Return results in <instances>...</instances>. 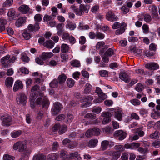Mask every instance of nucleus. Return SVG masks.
Instances as JSON below:
<instances>
[{
    "label": "nucleus",
    "mask_w": 160,
    "mask_h": 160,
    "mask_svg": "<svg viewBox=\"0 0 160 160\" xmlns=\"http://www.w3.org/2000/svg\"><path fill=\"white\" fill-rule=\"evenodd\" d=\"M127 24L124 22L121 23L118 22H114L112 25V28L114 29H118L120 28L119 29H117L115 31L116 35H118L123 33L125 31Z\"/></svg>",
    "instance_id": "f257e3e1"
},
{
    "label": "nucleus",
    "mask_w": 160,
    "mask_h": 160,
    "mask_svg": "<svg viewBox=\"0 0 160 160\" xmlns=\"http://www.w3.org/2000/svg\"><path fill=\"white\" fill-rule=\"evenodd\" d=\"M44 96L43 93H40L36 101V103L37 104L42 105L43 107H47L48 104V100L47 98L44 97Z\"/></svg>",
    "instance_id": "f03ea898"
},
{
    "label": "nucleus",
    "mask_w": 160,
    "mask_h": 160,
    "mask_svg": "<svg viewBox=\"0 0 160 160\" xmlns=\"http://www.w3.org/2000/svg\"><path fill=\"white\" fill-rule=\"evenodd\" d=\"M27 145L25 143L19 141L16 142L13 145V148L14 150H16L18 149L19 152H25L26 150Z\"/></svg>",
    "instance_id": "7ed1b4c3"
},
{
    "label": "nucleus",
    "mask_w": 160,
    "mask_h": 160,
    "mask_svg": "<svg viewBox=\"0 0 160 160\" xmlns=\"http://www.w3.org/2000/svg\"><path fill=\"white\" fill-rule=\"evenodd\" d=\"M27 102V97L23 93H19L17 98V102L18 104L25 105Z\"/></svg>",
    "instance_id": "20e7f679"
},
{
    "label": "nucleus",
    "mask_w": 160,
    "mask_h": 160,
    "mask_svg": "<svg viewBox=\"0 0 160 160\" xmlns=\"http://www.w3.org/2000/svg\"><path fill=\"white\" fill-rule=\"evenodd\" d=\"M62 108V105L58 102H56L54 104V108L51 109V112L53 115H56L59 112Z\"/></svg>",
    "instance_id": "39448f33"
},
{
    "label": "nucleus",
    "mask_w": 160,
    "mask_h": 160,
    "mask_svg": "<svg viewBox=\"0 0 160 160\" xmlns=\"http://www.w3.org/2000/svg\"><path fill=\"white\" fill-rule=\"evenodd\" d=\"M119 76L120 79L126 83H128L130 81L131 78L130 76L124 71L121 72Z\"/></svg>",
    "instance_id": "423d86ee"
},
{
    "label": "nucleus",
    "mask_w": 160,
    "mask_h": 160,
    "mask_svg": "<svg viewBox=\"0 0 160 160\" xmlns=\"http://www.w3.org/2000/svg\"><path fill=\"white\" fill-rule=\"evenodd\" d=\"M102 116L105 117L102 121L103 124H106L111 121L112 114L111 113L107 112H103L102 113Z\"/></svg>",
    "instance_id": "0eeeda50"
},
{
    "label": "nucleus",
    "mask_w": 160,
    "mask_h": 160,
    "mask_svg": "<svg viewBox=\"0 0 160 160\" xmlns=\"http://www.w3.org/2000/svg\"><path fill=\"white\" fill-rule=\"evenodd\" d=\"M106 19L111 22L116 21L118 19V17L115 16L112 11H108L106 14Z\"/></svg>",
    "instance_id": "6e6552de"
},
{
    "label": "nucleus",
    "mask_w": 160,
    "mask_h": 160,
    "mask_svg": "<svg viewBox=\"0 0 160 160\" xmlns=\"http://www.w3.org/2000/svg\"><path fill=\"white\" fill-rule=\"evenodd\" d=\"M12 118L10 116L5 115L3 116L2 124L4 126H8L11 123Z\"/></svg>",
    "instance_id": "1a4fd4ad"
},
{
    "label": "nucleus",
    "mask_w": 160,
    "mask_h": 160,
    "mask_svg": "<svg viewBox=\"0 0 160 160\" xmlns=\"http://www.w3.org/2000/svg\"><path fill=\"white\" fill-rule=\"evenodd\" d=\"M115 118L118 120L121 121L122 120V116L124 113L121 109H118L115 110L114 112Z\"/></svg>",
    "instance_id": "9d476101"
},
{
    "label": "nucleus",
    "mask_w": 160,
    "mask_h": 160,
    "mask_svg": "<svg viewBox=\"0 0 160 160\" xmlns=\"http://www.w3.org/2000/svg\"><path fill=\"white\" fill-rule=\"evenodd\" d=\"M114 135L115 136L118 137L120 140L124 139L126 136V133L122 130L116 131Z\"/></svg>",
    "instance_id": "9b49d317"
},
{
    "label": "nucleus",
    "mask_w": 160,
    "mask_h": 160,
    "mask_svg": "<svg viewBox=\"0 0 160 160\" xmlns=\"http://www.w3.org/2000/svg\"><path fill=\"white\" fill-rule=\"evenodd\" d=\"M40 29L39 23L36 22L34 25L32 24H29L27 30H26L28 31L31 32H36L38 31Z\"/></svg>",
    "instance_id": "f8f14e48"
},
{
    "label": "nucleus",
    "mask_w": 160,
    "mask_h": 160,
    "mask_svg": "<svg viewBox=\"0 0 160 160\" xmlns=\"http://www.w3.org/2000/svg\"><path fill=\"white\" fill-rule=\"evenodd\" d=\"M96 49H99L100 48H103L100 50L101 53H103L105 50L108 48V47L105 45V43L103 42H98L96 45Z\"/></svg>",
    "instance_id": "ddd939ff"
},
{
    "label": "nucleus",
    "mask_w": 160,
    "mask_h": 160,
    "mask_svg": "<svg viewBox=\"0 0 160 160\" xmlns=\"http://www.w3.org/2000/svg\"><path fill=\"white\" fill-rule=\"evenodd\" d=\"M99 98L94 100L93 102L94 103L101 102L107 98V95L102 92L98 95Z\"/></svg>",
    "instance_id": "4468645a"
},
{
    "label": "nucleus",
    "mask_w": 160,
    "mask_h": 160,
    "mask_svg": "<svg viewBox=\"0 0 160 160\" xmlns=\"http://www.w3.org/2000/svg\"><path fill=\"white\" fill-rule=\"evenodd\" d=\"M145 67L146 68L151 70H155L159 68L158 65L156 63L151 62L146 65Z\"/></svg>",
    "instance_id": "2eb2a0df"
},
{
    "label": "nucleus",
    "mask_w": 160,
    "mask_h": 160,
    "mask_svg": "<svg viewBox=\"0 0 160 160\" xmlns=\"http://www.w3.org/2000/svg\"><path fill=\"white\" fill-rule=\"evenodd\" d=\"M37 98V95L36 93H32L30 95L29 101L31 107L32 108H33L35 107L34 101Z\"/></svg>",
    "instance_id": "dca6fc26"
},
{
    "label": "nucleus",
    "mask_w": 160,
    "mask_h": 160,
    "mask_svg": "<svg viewBox=\"0 0 160 160\" xmlns=\"http://www.w3.org/2000/svg\"><path fill=\"white\" fill-rule=\"evenodd\" d=\"M23 88V84L20 81H17L15 82L14 85L13 90L14 91H17L19 89H21Z\"/></svg>",
    "instance_id": "f3484780"
},
{
    "label": "nucleus",
    "mask_w": 160,
    "mask_h": 160,
    "mask_svg": "<svg viewBox=\"0 0 160 160\" xmlns=\"http://www.w3.org/2000/svg\"><path fill=\"white\" fill-rule=\"evenodd\" d=\"M19 10L22 13L26 14L29 11L30 8L27 5H22L19 7Z\"/></svg>",
    "instance_id": "a211bd4d"
},
{
    "label": "nucleus",
    "mask_w": 160,
    "mask_h": 160,
    "mask_svg": "<svg viewBox=\"0 0 160 160\" xmlns=\"http://www.w3.org/2000/svg\"><path fill=\"white\" fill-rule=\"evenodd\" d=\"M67 78V76L65 74L63 73L59 75L58 78V81L59 84L62 85L65 82Z\"/></svg>",
    "instance_id": "6ab92c4d"
},
{
    "label": "nucleus",
    "mask_w": 160,
    "mask_h": 160,
    "mask_svg": "<svg viewBox=\"0 0 160 160\" xmlns=\"http://www.w3.org/2000/svg\"><path fill=\"white\" fill-rule=\"evenodd\" d=\"M53 54L52 52H43L42 55L40 57L43 60H45L48 58L52 57L53 56Z\"/></svg>",
    "instance_id": "aec40b11"
},
{
    "label": "nucleus",
    "mask_w": 160,
    "mask_h": 160,
    "mask_svg": "<svg viewBox=\"0 0 160 160\" xmlns=\"http://www.w3.org/2000/svg\"><path fill=\"white\" fill-rule=\"evenodd\" d=\"M98 142V140L97 139H92L88 142V146L90 148L95 147L97 145Z\"/></svg>",
    "instance_id": "412c9836"
},
{
    "label": "nucleus",
    "mask_w": 160,
    "mask_h": 160,
    "mask_svg": "<svg viewBox=\"0 0 160 160\" xmlns=\"http://www.w3.org/2000/svg\"><path fill=\"white\" fill-rule=\"evenodd\" d=\"M54 44V43L52 41L49 40L46 41L44 44V45L47 48H52L53 47Z\"/></svg>",
    "instance_id": "4be33fe9"
},
{
    "label": "nucleus",
    "mask_w": 160,
    "mask_h": 160,
    "mask_svg": "<svg viewBox=\"0 0 160 160\" xmlns=\"http://www.w3.org/2000/svg\"><path fill=\"white\" fill-rule=\"evenodd\" d=\"M26 20V18L25 17H22L19 18L16 22V25L17 27L20 26L22 24H23Z\"/></svg>",
    "instance_id": "5701e85b"
},
{
    "label": "nucleus",
    "mask_w": 160,
    "mask_h": 160,
    "mask_svg": "<svg viewBox=\"0 0 160 160\" xmlns=\"http://www.w3.org/2000/svg\"><path fill=\"white\" fill-rule=\"evenodd\" d=\"M78 28L80 30L88 29L89 28V26L87 25H84L82 22H79Z\"/></svg>",
    "instance_id": "b1692460"
},
{
    "label": "nucleus",
    "mask_w": 160,
    "mask_h": 160,
    "mask_svg": "<svg viewBox=\"0 0 160 160\" xmlns=\"http://www.w3.org/2000/svg\"><path fill=\"white\" fill-rule=\"evenodd\" d=\"M54 16H56V15L53 13L50 15H49L47 14L45 15L43 17V20L44 22H47L53 19V18Z\"/></svg>",
    "instance_id": "393cba45"
},
{
    "label": "nucleus",
    "mask_w": 160,
    "mask_h": 160,
    "mask_svg": "<svg viewBox=\"0 0 160 160\" xmlns=\"http://www.w3.org/2000/svg\"><path fill=\"white\" fill-rule=\"evenodd\" d=\"M59 84V83L57 80L54 79L50 83V86L52 88H56L58 87Z\"/></svg>",
    "instance_id": "a878e982"
},
{
    "label": "nucleus",
    "mask_w": 160,
    "mask_h": 160,
    "mask_svg": "<svg viewBox=\"0 0 160 160\" xmlns=\"http://www.w3.org/2000/svg\"><path fill=\"white\" fill-rule=\"evenodd\" d=\"M33 160H45L46 156L42 154H38L34 156Z\"/></svg>",
    "instance_id": "bb28decb"
},
{
    "label": "nucleus",
    "mask_w": 160,
    "mask_h": 160,
    "mask_svg": "<svg viewBox=\"0 0 160 160\" xmlns=\"http://www.w3.org/2000/svg\"><path fill=\"white\" fill-rule=\"evenodd\" d=\"M66 27V28H68L70 30H73L76 28V26L75 24L69 22L67 23Z\"/></svg>",
    "instance_id": "cd10ccee"
},
{
    "label": "nucleus",
    "mask_w": 160,
    "mask_h": 160,
    "mask_svg": "<svg viewBox=\"0 0 160 160\" xmlns=\"http://www.w3.org/2000/svg\"><path fill=\"white\" fill-rule=\"evenodd\" d=\"M67 129V126L66 125H60L58 132L60 134H63L65 132Z\"/></svg>",
    "instance_id": "c85d7f7f"
},
{
    "label": "nucleus",
    "mask_w": 160,
    "mask_h": 160,
    "mask_svg": "<svg viewBox=\"0 0 160 160\" xmlns=\"http://www.w3.org/2000/svg\"><path fill=\"white\" fill-rule=\"evenodd\" d=\"M13 80L12 78L9 77L6 80V85L8 87H12V85Z\"/></svg>",
    "instance_id": "c756f323"
},
{
    "label": "nucleus",
    "mask_w": 160,
    "mask_h": 160,
    "mask_svg": "<svg viewBox=\"0 0 160 160\" xmlns=\"http://www.w3.org/2000/svg\"><path fill=\"white\" fill-rule=\"evenodd\" d=\"M65 159L63 160H68V158L72 159L73 158L78 157V152H74V153H72L69 155H66Z\"/></svg>",
    "instance_id": "7c9ffc66"
},
{
    "label": "nucleus",
    "mask_w": 160,
    "mask_h": 160,
    "mask_svg": "<svg viewBox=\"0 0 160 160\" xmlns=\"http://www.w3.org/2000/svg\"><path fill=\"white\" fill-rule=\"evenodd\" d=\"M111 156L112 160H117L120 157V154L118 152H114L112 153Z\"/></svg>",
    "instance_id": "2f4dec72"
},
{
    "label": "nucleus",
    "mask_w": 160,
    "mask_h": 160,
    "mask_svg": "<svg viewBox=\"0 0 160 160\" xmlns=\"http://www.w3.org/2000/svg\"><path fill=\"white\" fill-rule=\"evenodd\" d=\"M61 48L62 52L63 53H65L68 52L69 49L68 46L65 44H62L61 46Z\"/></svg>",
    "instance_id": "473e14b6"
},
{
    "label": "nucleus",
    "mask_w": 160,
    "mask_h": 160,
    "mask_svg": "<svg viewBox=\"0 0 160 160\" xmlns=\"http://www.w3.org/2000/svg\"><path fill=\"white\" fill-rule=\"evenodd\" d=\"M66 82L68 86L69 87H73L75 83L74 81L71 78H68Z\"/></svg>",
    "instance_id": "72a5a7b5"
},
{
    "label": "nucleus",
    "mask_w": 160,
    "mask_h": 160,
    "mask_svg": "<svg viewBox=\"0 0 160 160\" xmlns=\"http://www.w3.org/2000/svg\"><path fill=\"white\" fill-rule=\"evenodd\" d=\"M92 88V85L89 83H87L85 85V88L84 90L85 93H87L90 92Z\"/></svg>",
    "instance_id": "f704fd0d"
},
{
    "label": "nucleus",
    "mask_w": 160,
    "mask_h": 160,
    "mask_svg": "<svg viewBox=\"0 0 160 160\" xmlns=\"http://www.w3.org/2000/svg\"><path fill=\"white\" fill-rule=\"evenodd\" d=\"M70 64L71 65L76 67H79L80 66V63L78 60H74L70 62Z\"/></svg>",
    "instance_id": "c9c22d12"
},
{
    "label": "nucleus",
    "mask_w": 160,
    "mask_h": 160,
    "mask_svg": "<svg viewBox=\"0 0 160 160\" xmlns=\"http://www.w3.org/2000/svg\"><path fill=\"white\" fill-rule=\"evenodd\" d=\"M80 8H81L82 11H84L86 13H88L89 8V6L88 5H85L83 4H81L80 5Z\"/></svg>",
    "instance_id": "e433bc0d"
},
{
    "label": "nucleus",
    "mask_w": 160,
    "mask_h": 160,
    "mask_svg": "<svg viewBox=\"0 0 160 160\" xmlns=\"http://www.w3.org/2000/svg\"><path fill=\"white\" fill-rule=\"evenodd\" d=\"M58 156L56 153H53L49 155L47 157L48 160H56Z\"/></svg>",
    "instance_id": "4c0bfd02"
},
{
    "label": "nucleus",
    "mask_w": 160,
    "mask_h": 160,
    "mask_svg": "<svg viewBox=\"0 0 160 160\" xmlns=\"http://www.w3.org/2000/svg\"><path fill=\"white\" fill-rule=\"evenodd\" d=\"M159 135V132L156 131L150 134L149 137L151 139H155L157 138Z\"/></svg>",
    "instance_id": "58836bf2"
},
{
    "label": "nucleus",
    "mask_w": 160,
    "mask_h": 160,
    "mask_svg": "<svg viewBox=\"0 0 160 160\" xmlns=\"http://www.w3.org/2000/svg\"><path fill=\"white\" fill-rule=\"evenodd\" d=\"M109 144V142L107 140H104L101 143V148L103 150H105Z\"/></svg>",
    "instance_id": "ea45409f"
},
{
    "label": "nucleus",
    "mask_w": 160,
    "mask_h": 160,
    "mask_svg": "<svg viewBox=\"0 0 160 160\" xmlns=\"http://www.w3.org/2000/svg\"><path fill=\"white\" fill-rule=\"evenodd\" d=\"M144 20L147 22L149 23L152 20L151 15L149 14H146L144 16Z\"/></svg>",
    "instance_id": "a19ab883"
},
{
    "label": "nucleus",
    "mask_w": 160,
    "mask_h": 160,
    "mask_svg": "<svg viewBox=\"0 0 160 160\" xmlns=\"http://www.w3.org/2000/svg\"><path fill=\"white\" fill-rule=\"evenodd\" d=\"M10 58L9 55H7L6 56L3 57L1 59V62L5 67L8 66V65H5V62L8 60Z\"/></svg>",
    "instance_id": "79ce46f5"
},
{
    "label": "nucleus",
    "mask_w": 160,
    "mask_h": 160,
    "mask_svg": "<svg viewBox=\"0 0 160 160\" xmlns=\"http://www.w3.org/2000/svg\"><path fill=\"white\" fill-rule=\"evenodd\" d=\"M135 89L137 91L140 92L143 90V87L142 84L138 83L137 84L136 86L135 87Z\"/></svg>",
    "instance_id": "37998d69"
},
{
    "label": "nucleus",
    "mask_w": 160,
    "mask_h": 160,
    "mask_svg": "<svg viewBox=\"0 0 160 160\" xmlns=\"http://www.w3.org/2000/svg\"><path fill=\"white\" fill-rule=\"evenodd\" d=\"M114 54V52L112 49L109 48L105 53L104 54L110 57Z\"/></svg>",
    "instance_id": "c03bdc74"
},
{
    "label": "nucleus",
    "mask_w": 160,
    "mask_h": 160,
    "mask_svg": "<svg viewBox=\"0 0 160 160\" xmlns=\"http://www.w3.org/2000/svg\"><path fill=\"white\" fill-rule=\"evenodd\" d=\"M21 133V131H18L12 133L11 134V136L13 138H16L19 136Z\"/></svg>",
    "instance_id": "a18cd8bd"
},
{
    "label": "nucleus",
    "mask_w": 160,
    "mask_h": 160,
    "mask_svg": "<svg viewBox=\"0 0 160 160\" xmlns=\"http://www.w3.org/2000/svg\"><path fill=\"white\" fill-rule=\"evenodd\" d=\"M94 133H93L92 132V129H90L88 130L86 132L85 135L87 137H91L93 135Z\"/></svg>",
    "instance_id": "49530a36"
},
{
    "label": "nucleus",
    "mask_w": 160,
    "mask_h": 160,
    "mask_svg": "<svg viewBox=\"0 0 160 160\" xmlns=\"http://www.w3.org/2000/svg\"><path fill=\"white\" fill-rule=\"evenodd\" d=\"M43 112L42 111H40L37 114L36 119L38 120H41L43 117Z\"/></svg>",
    "instance_id": "de8ad7c7"
},
{
    "label": "nucleus",
    "mask_w": 160,
    "mask_h": 160,
    "mask_svg": "<svg viewBox=\"0 0 160 160\" xmlns=\"http://www.w3.org/2000/svg\"><path fill=\"white\" fill-rule=\"evenodd\" d=\"M22 36L23 38L26 40H28L31 38V35L26 30L25 32L22 33Z\"/></svg>",
    "instance_id": "09e8293b"
},
{
    "label": "nucleus",
    "mask_w": 160,
    "mask_h": 160,
    "mask_svg": "<svg viewBox=\"0 0 160 160\" xmlns=\"http://www.w3.org/2000/svg\"><path fill=\"white\" fill-rule=\"evenodd\" d=\"M92 129L93 133H94V135L98 136L100 134V130L98 128H92Z\"/></svg>",
    "instance_id": "8fccbe9b"
},
{
    "label": "nucleus",
    "mask_w": 160,
    "mask_h": 160,
    "mask_svg": "<svg viewBox=\"0 0 160 160\" xmlns=\"http://www.w3.org/2000/svg\"><path fill=\"white\" fill-rule=\"evenodd\" d=\"M149 10L151 11V14L154 12H158L156 7L153 5H152L149 7Z\"/></svg>",
    "instance_id": "3c124183"
},
{
    "label": "nucleus",
    "mask_w": 160,
    "mask_h": 160,
    "mask_svg": "<svg viewBox=\"0 0 160 160\" xmlns=\"http://www.w3.org/2000/svg\"><path fill=\"white\" fill-rule=\"evenodd\" d=\"M99 73L100 76L103 77H108V71L105 70H102L99 72Z\"/></svg>",
    "instance_id": "603ef678"
},
{
    "label": "nucleus",
    "mask_w": 160,
    "mask_h": 160,
    "mask_svg": "<svg viewBox=\"0 0 160 160\" xmlns=\"http://www.w3.org/2000/svg\"><path fill=\"white\" fill-rule=\"evenodd\" d=\"M13 0H7L3 4L4 7H8L12 5V4Z\"/></svg>",
    "instance_id": "864d4df0"
},
{
    "label": "nucleus",
    "mask_w": 160,
    "mask_h": 160,
    "mask_svg": "<svg viewBox=\"0 0 160 160\" xmlns=\"http://www.w3.org/2000/svg\"><path fill=\"white\" fill-rule=\"evenodd\" d=\"M42 18V16L40 14H36L34 17L35 20L36 21L38 22H40L41 21Z\"/></svg>",
    "instance_id": "5fc2aeb1"
},
{
    "label": "nucleus",
    "mask_w": 160,
    "mask_h": 160,
    "mask_svg": "<svg viewBox=\"0 0 160 160\" xmlns=\"http://www.w3.org/2000/svg\"><path fill=\"white\" fill-rule=\"evenodd\" d=\"M84 118H88L89 119H93L95 118V115L89 113L86 115L84 116Z\"/></svg>",
    "instance_id": "6e6d98bb"
},
{
    "label": "nucleus",
    "mask_w": 160,
    "mask_h": 160,
    "mask_svg": "<svg viewBox=\"0 0 160 160\" xmlns=\"http://www.w3.org/2000/svg\"><path fill=\"white\" fill-rule=\"evenodd\" d=\"M14 159V157L7 154L4 155L3 157V160H13Z\"/></svg>",
    "instance_id": "4d7b16f0"
},
{
    "label": "nucleus",
    "mask_w": 160,
    "mask_h": 160,
    "mask_svg": "<svg viewBox=\"0 0 160 160\" xmlns=\"http://www.w3.org/2000/svg\"><path fill=\"white\" fill-rule=\"evenodd\" d=\"M65 118V116L63 114H60L56 118V120L58 121H60L64 120Z\"/></svg>",
    "instance_id": "13d9d810"
},
{
    "label": "nucleus",
    "mask_w": 160,
    "mask_h": 160,
    "mask_svg": "<svg viewBox=\"0 0 160 160\" xmlns=\"http://www.w3.org/2000/svg\"><path fill=\"white\" fill-rule=\"evenodd\" d=\"M36 63L39 65H42L43 64V60L42 59L41 57L40 56L39 57L37 58H36Z\"/></svg>",
    "instance_id": "bf43d9fd"
},
{
    "label": "nucleus",
    "mask_w": 160,
    "mask_h": 160,
    "mask_svg": "<svg viewBox=\"0 0 160 160\" xmlns=\"http://www.w3.org/2000/svg\"><path fill=\"white\" fill-rule=\"evenodd\" d=\"M74 116L72 114H68V118L67 119V122L70 123L73 120Z\"/></svg>",
    "instance_id": "052dcab7"
},
{
    "label": "nucleus",
    "mask_w": 160,
    "mask_h": 160,
    "mask_svg": "<svg viewBox=\"0 0 160 160\" xmlns=\"http://www.w3.org/2000/svg\"><path fill=\"white\" fill-rule=\"evenodd\" d=\"M140 144L137 143H131V149H134L138 148L140 146Z\"/></svg>",
    "instance_id": "680f3d73"
},
{
    "label": "nucleus",
    "mask_w": 160,
    "mask_h": 160,
    "mask_svg": "<svg viewBox=\"0 0 160 160\" xmlns=\"http://www.w3.org/2000/svg\"><path fill=\"white\" fill-rule=\"evenodd\" d=\"M131 102L134 105H138L140 104V101L137 99H134L131 101Z\"/></svg>",
    "instance_id": "e2e57ef3"
},
{
    "label": "nucleus",
    "mask_w": 160,
    "mask_h": 160,
    "mask_svg": "<svg viewBox=\"0 0 160 160\" xmlns=\"http://www.w3.org/2000/svg\"><path fill=\"white\" fill-rule=\"evenodd\" d=\"M115 149L117 151L119 152H122L124 149V148L122 145H117L115 147Z\"/></svg>",
    "instance_id": "0e129e2a"
},
{
    "label": "nucleus",
    "mask_w": 160,
    "mask_h": 160,
    "mask_svg": "<svg viewBox=\"0 0 160 160\" xmlns=\"http://www.w3.org/2000/svg\"><path fill=\"white\" fill-rule=\"evenodd\" d=\"M21 59L23 61L26 62H28L29 60V58L26 55H22Z\"/></svg>",
    "instance_id": "69168bd1"
},
{
    "label": "nucleus",
    "mask_w": 160,
    "mask_h": 160,
    "mask_svg": "<svg viewBox=\"0 0 160 160\" xmlns=\"http://www.w3.org/2000/svg\"><path fill=\"white\" fill-rule=\"evenodd\" d=\"M152 18L157 20L159 19V18L158 14V12H154L151 14Z\"/></svg>",
    "instance_id": "338daca9"
},
{
    "label": "nucleus",
    "mask_w": 160,
    "mask_h": 160,
    "mask_svg": "<svg viewBox=\"0 0 160 160\" xmlns=\"http://www.w3.org/2000/svg\"><path fill=\"white\" fill-rule=\"evenodd\" d=\"M70 37L69 34L68 33L66 32L63 33L62 36V38L65 40H67Z\"/></svg>",
    "instance_id": "774afa93"
}]
</instances>
